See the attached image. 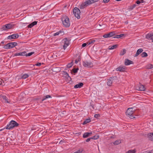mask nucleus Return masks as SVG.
Returning a JSON list of instances; mask_svg holds the SVG:
<instances>
[{
    "mask_svg": "<svg viewBox=\"0 0 153 153\" xmlns=\"http://www.w3.org/2000/svg\"><path fill=\"white\" fill-rule=\"evenodd\" d=\"M19 36V35L18 34H14L8 36L7 37L8 39H14L18 38Z\"/></svg>",
    "mask_w": 153,
    "mask_h": 153,
    "instance_id": "1a4fd4ad",
    "label": "nucleus"
},
{
    "mask_svg": "<svg viewBox=\"0 0 153 153\" xmlns=\"http://www.w3.org/2000/svg\"><path fill=\"white\" fill-rule=\"evenodd\" d=\"M37 21H34L32 22L30 24L27 26V27L28 28H31L34 25H36L37 24Z\"/></svg>",
    "mask_w": 153,
    "mask_h": 153,
    "instance_id": "2eb2a0df",
    "label": "nucleus"
},
{
    "mask_svg": "<svg viewBox=\"0 0 153 153\" xmlns=\"http://www.w3.org/2000/svg\"><path fill=\"white\" fill-rule=\"evenodd\" d=\"M125 34H121L119 35H117L114 37L113 38H119L121 37L124 36Z\"/></svg>",
    "mask_w": 153,
    "mask_h": 153,
    "instance_id": "b1692460",
    "label": "nucleus"
},
{
    "mask_svg": "<svg viewBox=\"0 0 153 153\" xmlns=\"http://www.w3.org/2000/svg\"><path fill=\"white\" fill-rule=\"evenodd\" d=\"M20 56V52L19 53H16L14 54V56Z\"/></svg>",
    "mask_w": 153,
    "mask_h": 153,
    "instance_id": "49530a36",
    "label": "nucleus"
},
{
    "mask_svg": "<svg viewBox=\"0 0 153 153\" xmlns=\"http://www.w3.org/2000/svg\"><path fill=\"white\" fill-rule=\"evenodd\" d=\"M86 6L84 3L82 4L80 6L79 8L80 9H83L85 7V6Z\"/></svg>",
    "mask_w": 153,
    "mask_h": 153,
    "instance_id": "ea45409f",
    "label": "nucleus"
},
{
    "mask_svg": "<svg viewBox=\"0 0 153 153\" xmlns=\"http://www.w3.org/2000/svg\"><path fill=\"white\" fill-rule=\"evenodd\" d=\"M4 42H1V44H4Z\"/></svg>",
    "mask_w": 153,
    "mask_h": 153,
    "instance_id": "69168bd1",
    "label": "nucleus"
},
{
    "mask_svg": "<svg viewBox=\"0 0 153 153\" xmlns=\"http://www.w3.org/2000/svg\"><path fill=\"white\" fill-rule=\"evenodd\" d=\"M26 51H24L22 52H20V56H25L26 55Z\"/></svg>",
    "mask_w": 153,
    "mask_h": 153,
    "instance_id": "a19ab883",
    "label": "nucleus"
},
{
    "mask_svg": "<svg viewBox=\"0 0 153 153\" xmlns=\"http://www.w3.org/2000/svg\"><path fill=\"white\" fill-rule=\"evenodd\" d=\"M121 143V141L120 140H117L114 142V145H117Z\"/></svg>",
    "mask_w": 153,
    "mask_h": 153,
    "instance_id": "72a5a7b5",
    "label": "nucleus"
},
{
    "mask_svg": "<svg viewBox=\"0 0 153 153\" xmlns=\"http://www.w3.org/2000/svg\"><path fill=\"white\" fill-rule=\"evenodd\" d=\"M28 76L29 75L27 74H25L23 75L22 78L23 79H25L28 77Z\"/></svg>",
    "mask_w": 153,
    "mask_h": 153,
    "instance_id": "e433bc0d",
    "label": "nucleus"
},
{
    "mask_svg": "<svg viewBox=\"0 0 153 153\" xmlns=\"http://www.w3.org/2000/svg\"><path fill=\"white\" fill-rule=\"evenodd\" d=\"M78 62H79V61L77 60V59L75 60V63L76 64H77L78 63Z\"/></svg>",
    "mask_w": 153,
    "mask_h": 153,
    "instance_id": "052dcab7",
    "label": "nucleus"
},
{
    "mask_svg": "<svg viewBox=\"0 0 153 153\" xmlns=\"http://www.w3.org/2000/svg\"><path fill=\"white\" fill-rule=\"evenodd\" d=\"M94 2L95 1H94L93 0H88L84 2V4L86 6H87Z\"/></svg>",
    "mask_w": 153,
    "mask_h": 153,
    "instance_id": "9b49d317",
    "label": "nucleus"
},
{
    "mask_svg": "<svg viewBox=\"0 0 153 153\" xmlns=\"http://www.w3.org/2000/svg\"><path fill=\"white\" fill-rule=\"evenodd\" d=\"M20 56V52L19 53H16L14 54V56Z\"/></svg>",
    "mask_w": 153,
    "mask_h": 153,
    "instance_id": "a18cd8bd",
    "label": "nucleus"
},
{
    "mask_svg": "<svg viewBox=\"0 0 153 153\" xmlns=\"http://www.w3.org/2000/svg\"><path fill=\"white\" fill-rule=\"evenodd\" d=\"M110 0H103V2L104 3H107L109 2Z\"/></svg>",
    "mask_w": 153,
    "mask_h": 153,
    "instance_id": "5fc2aeb1",
    "label": "nucleus"
},
{
    "mask_svg": "<svg viewBox=\"0 0 153 153\" xmlns=\"http://www.w3.org/2000/svg\"><path fill=\"white\" fill-rule=\"evenodd\" d=\"M63 142V141H62V140H61L60 142V143H62Z\"/></svg>",
    "mask_w": 153,
    "mask_h": 153,
    "instance_id": "0e129e2a",
    "label": "nucleus"
},
{
    "mask_svg": "<svg viewBox=\"0 0 153 153\" xmlns=\"http://www.w3.org/2000/svg\"><path fill=\"white\" fill-rule=\"evenodd\" d=\"M92 138L91 137H90V138H88L86 140V141L87 142H89L90 140Z\"/></svg>",
    "mask_w": 153,
    "mask_h": 153,
    "instance_id": "603ef678",
    "label": "nucleus"
},
{
    "mask_svg": "<svg viewBox=\"0 0 153 153\" xmlns=\"http://www.w3.org/2000/svg\"><path fill=\"white\" fill-rule=\"evenodd\" d=\"M59 67H56L55 68V70L56 71H60V70H59Z\"/></svg>",
    "mask_w": 153,
    "mask_h": 153,
    "instance_id": "4d7b16f0",
    "label": "nucleus"
},
{
    "mask_svg": "<svg viewBox=\"0 0 153 153\" xmlns=\"http://www.w3.org/2000/svg\"><path fill=\"white\" fill-rule=\"evenodd\" d=\"M113 82L112 79L110 78L108 80V82H107V85L109 86H111Z\"/></svg>",
    "mask_w": 153,
    "mask_h": 153,
    "instance_id": "412c9836",
    "label": "nucleus"
},
{
    "mask_svg": "<svg viewBox=\"0 0 153 153\" xmlns=\"http://www.w3.org/2000/svg\"><path fill=\"white\" fill-rule=\"evenodd\" d=\"M90 135L89 134V132H85V133L83 135V137L84 138H87L88 137H89Z\"/></svg>",
    "mask_w": 153,
    "mask_h": 153,
    "instance_id": "c756f323",
    "label": "nucleus"
},
{
    "mask_svg": "<svg viewBox=\"0 0 153 153\" xmlns=\"http://www.w3.org/2000/svg\"><path fill=\"white\" fill-rule=\"evenodd\" d=\"M150 39L152 40V42H153V39Z\"/></svg>",
    "mask_w": 153,
    "mask_h": 153,
    "instance_id": "774afa93",
    "label": "nucleus"
},
{
    "mask_svg": "<svg viewBox=\"0 0 153 153\" xmlns=\"http://www.w3.org/2000/svg\"><path fill=\"white\" fill-rule=\"evenodd\" d=\"M136 152V150L134 149V150H130L127 152L126 153H135Z\"/></svg>",
    "mask_w": 153,
    "mask_h": 153,
    "instance_id": "473e14b6",
    "label": "nucleus"
},
{
    "mask_svg": "<svg viewBox=\"0 0 153 153\" xmlns=\"http://www.w3.org/2000/svg\"><path fill=\"white\" fill-rule=\"evenodd\" d=\"M83 65L84 67L91 68L93 66V64L91 62H88L87 61H83Z\"/></svg>",
    "mask_w": 153,
    "mask_h": 153,
    "instance_id": "423d86ee",
    "label": "nucleus"
},
{
    "mask_svg": "<svg viewBox=\"0 0 153 153\" xmlns=\"http://www.w3.org/2000/svg\"><path fill=\"white\" fill-rule=\"evenodd\" d=\"M118 46V45H113V46H111V47L110 48V46H109V47L108 49L109 50H112L116 48H117Z\"/></svg>",
    "mask_w": 153,
    "mask_h": 153,
    "instance_id": "cd10ccee",
    "label": "nucleus"
},
{
    "mask_svg": "<svg viewBox=\"0 0 153 153\" xmlns=\"http://www.w3.org/2000/svg\"><path fill=\"white\" fill-rule=\"evenodd\" d=\"M19 125V124L16 121L13 120H12L9 123V124L6 126V127L4 128L7 129H11L15 127H17Z\"/></svg>",
    "mask_w": 153,
    "mask_h": 153,
    "instance_id": "f03ea898",
    "label": "nucleus"
},
{
    "mask_svg": "<svg viewBox=\"0 0 153 153\" xmlns=\"http://www.w3.org/2000/svg\"><path fill=\"white\" fill-rule=\"evenodd\" d=\"M63 72L65 73V74L66 75V77H67V76H68V77H70L68 74V73H67L66 72H65L64 71H63Z\"/></svg>",
    "mask_w": 153,
    "mask_h": 153,
    "instance_id": "09e8293b",
    "label": "nucleus"
},
{
    "mask_svg": "<svg viewBox=\"0 0 153 153\" xmlns=\"http://www.w3.org/2000/svg\"><path fill=\"white\" fill-rule=\"evenodd\" d=\"M83 85V84L82 82H79L77 84H76L74 86V88H81Z\"/></svg>",
    "mask_w": 153,
    "mask_h": 153,
    "instance_id": "4468645a",
    "label": "nucleus"
},
{
    "mask_svg": "<svg viewBox=\"0 0 153 153\" xmlns=\"http://www.w3.org/2000/svg\"><path fill=\"white\" fill-rule=\"evenodd\" d=\"M34 52H30V53H28V54H27L26 53H26L25 56H30L31 55H32L33 54H34Z\"/></svg>",
    "mask_w": 153,
    "mask_h": 153,
    "instance_id": "4c0bfd02",
    "label": "nucleus"
},
{
    "mask_svg": "<svg viewBox=\"0 0 153 153\" xmlns=\"http://www.w3.org/2000/svg\"><path fill=\"white\" fill-rule=\"evenodd\" d=\"M146 88L143 85H140L139 87V90L141 91H144L145 90Z\"/></svg>",
    "mask_w": 153,
    "mask_h": 153,
    "instance_id": "6ab92c4d",
    "label": "nucleus"
},
{
    "mask_svg": "<svg viewBox=\"0 0 153 153\" xmlns=\"http://www.w3.org/2000/svg\"><path fill=\"white\" fill-rule=\"evenodd\" d=\"M115 33L114 31L111 32L107 34H105L103 35V37L104 38H107L108 37H112L114 36H115Z\"/></svg>",
    "mask_w": 153,
    "mask_h": 153,
    "instance_id": "6e6552de",
    "label": "nucleus"
},
{
    "mask_svg": "<svg viewBox=\"0 0 153 153\" xmlns=\"http://www.w3.org/2000/svg\"><path fill=\"white\" fill-rule=\"evenodd\" d=\"M80 58H81L80 56H79L77 58V59L78 61H80V59H81Z\"/></svg>",
    "mask_w": 153,
    "mask_h": 153,
    "instance_id": "6e6d98bb",
    "label": "nucleus"
},
{
    "mask_svg": "<svg viewBox=\"0 0 153 153\" xmlns=\"http://www.w3.org/2000/svg\"><path fill=\"white\" fill-rule=\"evenodd\" d=\"M73 61H72L71 63L68 64L67 65V68H70L73 65Z\"/></svg>",
    "mask_w": 153,
    "mask_h": 153,
    "instance_id": "58836bf2",
    "label": "nucleus"
},
{
    "mask_svg": "<svg viewBox=\"0 0 153 153\" xmlns=\"http://www.w3.org/2000/svg\"><path fill=\"white\" fill-rule=\"evenodd\" d=\"M91 122V119L90 118L89 119H86L84 120L83 123V124L85 125L87 123H88Z\"/></svg>",
    "mask_w": 153,
    "mask_h": 153,
    "instance_id": "393cba45",
    "label": "nucleus"
},
{
    "mask_svg": "<svg viewBox=\"0 0 153 153\" xmlns=\"http://www.w3.org/2000/svg\"><path fill=\"white\" fill-rule=\"evenodd\" d=\"M126 50L125 49H123L122 51H120V56H123L126 53Z\"/></svg>",
    "mask_w": 153,
    "mask_h": 153,
    "instance_id": "bb28decb",
    "label": "nucleus"
},
{
    "mask_svg": "<svg viewBox=\"0 0 153 153\" xmlns=\"http://www.w3.org/2000/svg\"><path fill=\"white\" fill-rule=\"evenodd\" d=\"M15 25L11 23H8L3 25L1 28V31L3 30H6L8 29H11L13 28Z\"/></svg>",
    "mask_w": 153,
    "mask_h": 153,
    "instance_id": "39448f33",
    "label": "nucleus"
},
{
    "mask_svg": "<svg viewBox=\"0 0 153 153\" xmlns=\"http://www.w3.org/2000/svg\"><path fill=\"white\" fill-rule=\"evenodd\" d=\"M140 3H145L146 1L143 0H140Z\"/></svg>",
    "mask_w": 153,
    "mask_h": 153,
    "instance_id": "bf43d9fd",
    "label": "nucleus"
},
{
    "mask_svg": "<svg viewBox=\"0 0 153 153\" xmlns=\"http://www.w3.org/2000/svg\"><path fill=\"white\" fill-rule=\"evenodd\" d=\"M95 41V40H91V42H90L89 44H93L94 43V42Z\"/></svg>",
    "mask_w": 153,
    "mask_h": 153,
    "instance_id": "864d4df0",
    "label": "nucleus"
},
{
    "mask_svg": "<svg viewBox=\"0 0 153 153\" xmlns=\"http://www.w3.org/2000/svg\"><path fill=\"white\" fill-rule=\"evenodd\" d=\"M92 133L91 132L90 133L89 132V134L90 135V136L91 135H92Z\"/></svg>",
    "mask_w": 153,
    "mask_h": 153,
    "instance_id": "680f3d73",
    "label": "nucleus"
},
{
    "mask_svg": "<svg viewBox=\"0 0 153 153\" xmlns=\"http://www.w3.org/2000/svg\"><path fill=\"white\" fill-rule=\"evenodd\" d=\"M134 62L128 59H126L125 60L124 64L126 65H128L131 64H133Z\"/></svg>",
    "mask_w": 153,
    "mask_h": 153,
    "instance_id": "9d476101",
    "label": "nucleus"
},
{
    "mask_svg": "<svg viewBox=\"0 0 153 153\" xmlns=\"http://www.w3.org/2000/svg\"><path fill=\"white\" fill-rule=\"evenodd\" d=\"M10 45L11 46V48H12L17 45V43L16 42H12L9 43Z\"/></svg>",
    "mask_w": 153,
    "mask_h": 153,
    "instance_id": "a211bd4d",
    "label": "nucleus"
},
{
    "mask_svg": "<svg viewBox=\"0 0 153 153\" xmlns=\"http://www.w3.org/2000/svg\"><path fill=\"white\" fill-rule=\"evenodd\" d=\"M146 38L147 39H153V33L151 34H148L146 35Z\"/></svg>",
    "mask_w": 153,
    "mask_h": 153,
    "instance_id": "f3484780",
    "label": "nucleus"
},
{
    "mask_svg": "<svg viewBox=\"0 0 153 153\" xmlns=\"http://www.w3.org/2000/svg\"><path fill=\"white\" fill-rule=\"evenodd\" d=\"M136 6V5L135 4H134L130 6L128 8V10H132Z\"/></svg>",
    "mask_w": 153,
    "mask_h": 153,
    "instance_id": "2f4dec72",
    "label": "nucleus"
},
{
    "mask_svg": "<svg viewBox=\"0 0 153 153\" xmlns=\"http://www.w3.org/2000/svg\"><path fill=\"white\" fill-rule=\"evenodd\" d=\"M82 150L79 149L74 152V153H81L82 152Z\"/></svg>",
    "mask_w": 153,
    "mask_h": 153,
    "instance_id": "37998d69",
    "label": "nucleus"
},
{
    "mask_svg": "<svg viewBox=\"0 0 153 153\" xmlns=\"http://www.w3.org/2000/svg\"><path fill=\"white\" fill-rule=\"evenodd\" d=\"M3 48L5 49H9L11 48L9 43L5 45L3 47Z\"/></svg>",
    "mask_w": 153,
    "mask_h": 153,
    "instance_id": "4be33fe9",
    "label": "nucleus"
},
{
    "mask_svg": "<svg viewBox=\"0 0 153 153\" xmlns=\"http://www.w3.org/2000/svg\"><path fill=\"white\" fill-rule=\"evenodd\" d=\"M126 69V68L123 67L122 66H120L119 67L117 68L116 70L117 71H119L120 72H123L124 71V70Z\"/></svg>",
    "mask_w": 153,
    "mask_h": 153,
    "instance_id": "ddd939ff",
    "label": "nucleus"
},
{
    "mask_svg": "<svg viewBox=\"0 0 153 153\" xmlns=\"http://www.w3.org/2000/svg\"><path fill=\"white\" fill-rule=\"evenodd\" d=\"M5 128H2V129H0V131H1L3 130Z\"/></svg>",
    "mask_w": 153,
    "mask_h": 153,
    "instance_id": "338daca9",
    "label": "nucleus"
},
{
    "mask_svg": "<svg viewBox=\"0 0 153 153\" xmlns=\"http://www.w3.org/2000/svg\"><path fill=\"white\" fill-rule=\"evenodd\" d=\"M41 63L37 62L36 64L35 65L37 66H41Z\"/></svg>",
    "mask_w": 153,
    "mask_h": 153,
    "instance_id": "de8ad7c7",
    "label": "nucleus"
},
{
    "mask_svg": "<svg viewBox=\"0 0 153 153\" xmlns=\"http://www.w3.org/2000/svg\"><path fill=\"white\" fill-rule=\"evenodd\" d=\"M147 137L151 140L153 141V133H149L147 134Z\"/></svg>",
    "mask_w": 153,
    "mask_h": 153,
    "instance_id": "dca6fc26",
    "label": "nucleus"
},
{
    "mask_svg": "<svg viewBox=\"0 0 153 153\" xmlns=\"http://www.w3.org/2000/svg\"><path fill=\"white\" fill-rule=\"evenodd\" d=\"M1 97L3 98V100H5V102L8 103H9L10 102L8 101V98L6 96L2 95Z\"/></svg>",
    "mask_w": 153,
    "mask_h": 153,
    "instance_id": "a878e982",
    "label": "nucleus"
},
{
    "mask_svg": "<svg viewBox=\"0 0 153 153\" xmlns=\"http://www.w3.org/2000/svg\"><path fill=\"white\" fill-rule=\"evenodd\" d=\"M52 97L50 95H47L46 96H44L42 98V102L43 101L45 100H46V99L48 98H51Z\"/></svg>",
    "mask_w": 153,
    "mask_h": 153,
    "instance_id": "aec40b11",
    "label": "nucleus"
},
{
    "mask_svg": "<svg viewBox=\"0 0 153 153\" xmlns=\"http://www.w3.org/2000/svg\"><path fill=\"white\" fill-rule=\"evenodd\" d=\"M93 0L94 1H95V2L98 1L100 0Z\"/></svg>",
    "mask_w": 153,
    "mask_h": 153,
    "instance_id": "e2e57ef3",
    "label": "nucleus"
},
{
    "mask_svg": "<svg viewBox=\"0 0 153 153\" xmlns=\"http://www.w3.org/2000/svg\"><path fill=\"white\" fill-rule=\"evenodd\" d=\"M110 78L111 79H112L113 82H114H114H115V80H118V78L117 76H114L113 77H111Z\"/></svg>",
    "mask_w": 153,
    "mask_h": 153,
    "instance_id": "f704fd0d",
    "label": "nucleus"
},
{
    "mask_svg": "<svg viewBox=\"0 0 153 153\" xmlns=\"http://www.w3.org/2000/svg\"><path fill=\"white\" fill-rule=\"evenodd\" d=\"M134 110L133 108H129L128 109L126 112V114L131 119H133L135 118L134 116Z\"/></svg>",
    "mask_w": 153,
    "mask_h": 153,
    "instance_id": "7ed1b4c3",
    "label": "nucleus"
},
{
    "mask_svg": "<svg viewBox=\"0 0 153 153\" xmlns=\"http://www.w3.org/2000/svg\"><path fill=\"white\" fill-rule=\"evenodd\" d=\"M87 45V43H84L82 44V47H85Z\"/></svg>",
    "mask_w": 153,
    "mask_h": 153,
    "instance_id": "8fccbe9b",
    "label": "nucleus"
},
{
    "mask_svg": "<svg viewBox=\"0 0 153 153\" xmlns=\"http://www.w3.org/2000/svg\"><path fill=\"white\" fill-rule=\"evenodd\" d=\"M146 69H150L153 68V65L152 64H148L146 66Z\"/></svg>",
    "mask_w": 153,
    "mask_h": 153,
    "instance_id": "7c9ffc66",
    "label": "nucleus"
},
{
    "mask_svg": "<svg viewBox=\"0 0 153 153\" xmlns=\"http://www.w3.org/2000/svg\"><path fill=\"white\" fill-rule=\"evenodd\" d=\"M62 24L65 27H68L70 26V22L69 18L66 15L63 16L61 18Z\"/></svg>",
    "mask_w": 153,
    "mask_h": 153,
    "instance_id": "f257e3e1",
    "label": "nucleus"
},
{
    "mask_svg": "<svg viewBox=\"0 0 153 153\" xmlns=\"http://www.w3.org/2000/svg\"><path fill=\"white\" fill-rule=\"evenodd\" d=\"M73 12L76 17L78 19H80L81 12L79 8L77 7H74L73 9Z\"/></svg>",
    "mask_w": 153,
    "mask_h": 153,
    "instance_id": "20e7f679",
    "label": "nucleus"
},
{
    "mask_svg": "<svg viewBox=\"0 0 153 153\" xmlns=\"http://www.w3.org/2000/svg\"><path fill=\"white\" fill-rule=\"evenodd\" d=\"M136 3L138 4H139L140 3V0H137L136 1Z\"/></svg>",
    "mask_w": 153,
    "mask_h": 153,
    "instance_id": "3c124183",
    "label": "nucleus"
},
{
    "mask_svg": "<svg viewBox=\"0 0 153 153\" xmlns=\"http://www.w3.org/2000/svg\"><path fill=\"white\" fill-rule=\"evenodd\" d=\"M140 55L142 57H146L148 56L147 53L145 52H143Z\"/></svg>",
    "mask_w": 153,
    "mask_h": 153,
    "instance_id": "c85d7f7f",
    "label": "nucleus"
},
{
    "mask_svg": "<svg viewBox=\"0 0 153 153\" xmlns=\"http://www.w3.org/2000/svg\"><path fill=\"white\" fill-rule=\"evenodd\" d=\"M143 51L142 48H140L138 49L136 53L134 56V57H137Z\"/></svg>",
    "mask_w": 153,
    "mask_h": 153,
    "instance_id": "f8f14e48",
    "label": "nucleus"
},
{
    "mask_svg": "<svg viewBox=\"0 0 153 153\" xmlns=\"http://www.w3.org/2000/svg\"><path fill=\"white\" fill-rule=\"evenodd\" d=\"M81 134V132H79L76 133V134H77V135H80Z\"/></svg>",
    "mask_w": 153,
    "mask_h": 153,
    "instance_id": "13d9d810",
    "label": "nucleus"
},
{
    "mask_svg": "<svg viewBox=\"0 0 153 153\" xmlns=\"http://www.w3.org/2000/svg\"><path fill=\"white\" fill-rule=\"evenodd\" d=\"M63 42H64V45L63 46V49L65 50L69 45V41L68 40L67 38H65L62 40Z\"/></svg>",
    "mask_w": 153,
    "mask_h": 153,
    "instance_id": "0eeeda50",
    "label": "nucleus"
},
{
    "mask_svg": "<svg viewBox=\"0 0 153 153\" xmlns=\"http://www.w3.org/2000/svg\"><path fill=\"white\" fill-rule=\"evenodd\" d=\"M100 115L99 114H95L94 115V117L96 118H97L98 117H100Z\"/></svg>",
    "mask_w": 153,
    "mask_h": 153,
    "instance_id": "c03bdc74",
    "label": "nucleus"
},
{
    "mask_svg": "<svg viewBox=\"0 0 153 153\" xmlns=\"http://www.w3.org/2000/svg\"><path fill=\"white\" fill-rule=\"evenodd\" d=\"M61 32V30L59 31V32H57L53 34L54 36H56L57 35H58Z\"/></svg>",
    "mask_w": 153,
    "mask_h": 153,
    "instance_id": "79ce46f5",
    "label": "nucleus"
},
{
    "mask_svg": "<svg viewBox=\"0 0 153 153\" xmlns=\"http://www.w3.org/2000/svg\"><path fill=\"white\" fill-rule=\"evenodd\" d=\"M79 70V69L78 68H75L74 67V68L73 69H72L71 70V72H73L75 74Z\"/></svg>",
    "mask_w": 153,
    "mask_h": 153,
    "instance_id": "5701e85b",
    "label": "nucleus"
},
{
    "mask_svg": "<svg viewBox=\"0 0 153 153\" xmlns=\"http://www.w3.org/2000/svg\"><path fill=\"white\" fill-rule=\"evenodd\" d=\"M99 136L97 134H96L94 136L91 137L92 138L91 139L94 140H97L99 138Z\"/></svg>",
    "mask_w": 153,
    "mask_h": 153,
    "instance_id": "c9c22d12",
    "label": "nucleus"
}]
</instances>
